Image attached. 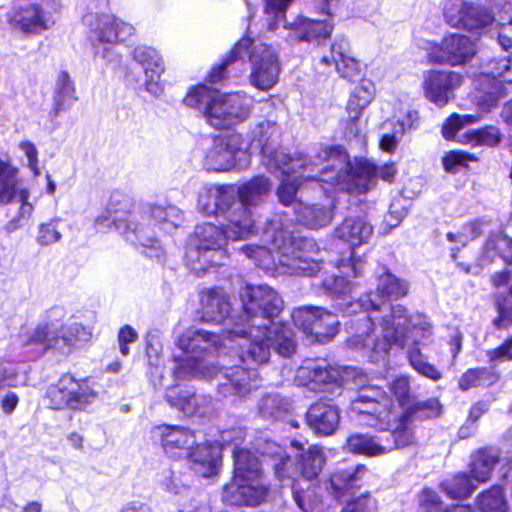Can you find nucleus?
I'll return each mask as SVG.
<instances>
[{"mask_svg":"<svg viewBox=\"0 0 512 512\" xmlns=\"http://www.w3.org/2000/svg\"><path fill=\"white\" fill-rule=\"evenodd\" d=\"M16 198L20 202V206L16 216L5 225V230L8 233L28 224L34 206L29 202L30 191L26 188H18V169L0 160V205H7Z\"/></svg>","mask_w":512,"mask_h":512,"instance_id":"16","label":"nucleus"},{"mask_svg":"<svg viewBox=\"0 0 512 512\" xmlns=\"http://www.w3.org/2000/svg\"><path fill=\"white\" fill-rule=\"evenodd\" d=\"M165 453L175 459L185 458L193 446L196 438L190 429L178 425H164L156 428Z\"/></svg>","mask_w":512,"mask_h":512,"instance_id":"24","label":"nucleus"},{"mask_svg":"<svg viewBox=\"0 0 512 512\" xmlns=\"http://www.w3.org/2000/svg\"><path fill=\"white\" fill-rule=\"evenodd\" d=\"M500 141V135L497 128L489 126L482 129L468 130L459 136L458 142L469 144L471 146L486 145L494 146Z\"/></svg>","mask_w":512,"mask_h":512,"instance_id":"46","label":"nucleus"},{"mask_svg":"<svg viewBox=\"0 0 512 512\" xmlns=\"http://www.w3.org/2000/svg\"><path fill=\"white\" fill-rule=\"evenodd\" d=\"M47 396L53 409L69 408L80 411L94 403L99 392L96 384L87 378L76 379L71 375H64L56 385L48 389Z\"/></svg>","mask_w":512,"mask_h":512,"instance_id":"14","label":"nucleus"},{"mask_svg":"<svg viewBox=\"0 0 512 512\" xmlns=\"http://www.w3.org/2000/svg\"><path fill=\"white\" fill-rule=\"evenodd\" d=\"M221 438L225 445H235L233 477L223 489V501L231 505H258L268 491L259 458L250 450L237 448L238 442L244 438L242 429L225 431Z\"/></svg>","mask_w":512,"mask_h":512,"instance_id":"6","label":"nucleus"},{"mask_svg":"<svg viewBox=\"0 0 512 512\" xmlns=\"http://www.w3.org/2000/svg\"><path fill=\"white\" fill-rule=\"evenodd\" d=\"M366 468L358 465L354 469L337 471L330 477L327 490L337 500L353 496L361 487L362 475Z\"/></svg>","mask_w":512,"mask_h":512,"instance_id":"30","label":"nucleus"},{"mask_svg":"<svg viewBox=\"0 0 512 512\" xmlns=\"http://www.w3.org/2000/svg\"><path fill=\"white\" fill-rule=\"evenodd\" d=\"M494 21V15L485 7L468 2L463 27L468 30H480Z\"/></svg>","mask_w":512,"mask_h":512,"instance_id":"47","label":"nucleus"},{"mask_svg":"<svg viewBox=\"0 0 512 512\" xmlns=\"http://www.w3.org/2000/svg\"><path fill=\"white\" fill-rule=\"evenodd\" d=\"M498 459V453L492 448L477 451L472 456L470 464V473L473 480L477 484L488 481Z\"/></svg>","mask_w":512,"mask_h":512,"instance_id":"39","label":"nucleus"},{"mask_svg":"<svg viewBox=\"0 0 512 512\" xmlns=\"http://www.w3.org/2000/svg\"><path fill=\"white\" fill-rule=\"evenodd\" d=\"M256 450L263 457L268 456L274 461L275 475L283 485L293 483L295 475L289 472L291 460L281 446L274 441L265 440L257 443Z\"/></svg>","mask_w":512,"mask_h":512,"instance_id":"34","label":"nucleus"},{"mask_svg":"<svg viewBox=\"0 0 512 512\" xmlns=\"http://www.w3.org/2000/svg\"><path fill=\"white\" fill-rule=\"evenodd\" d=\"M65 316L66 311L63 307L51 308L47 312L45 323L38 325L28 333L21 334L23 345L36 346L41 352L57 347L59 345V328Z\"/></svg>","mask_w":512,"mask_h":512,"instance_id":"21","label":"nucleus"},{"mask_svg":"<svg viewBox=\"0 0 512 512\" xmlns=\"http://www.w3.org/2000/svg\"><path fill=\"white\" fill-rule=\"evenodd\" d=\"M189 460L190 468L201 477H210L217 474L221 452L216 445L199 444L194 445L185 457Z\"/></svg>","mask_w":512,"mask_h":512,"instance_id":"28","label":"nucleus"},{"mask_svg":"<svg viewBox=\"0 0 512 512\" xmlns=\"http://www.w3.org/2000/svg\"><path fill=\"white\" fill-rule=\"evenodd\" d=\"M478 120L479 116L476 115H459L454 113L443 123L442 135L447 140L455 139L458 131L467 125L477 122Z\"/></svg>","mask_w":512,"mask_h":512,"instance_id":"51","label":"nucleus"},{"mask_svg":"<svg viewBox=\"0 0 512 512\" xmlns=\"http://www.w3.org/2000/svg\"><path fill=\"white\" fill-rule=\"evenodd\" d=\"M138 339V334L136 330L130 325H124L118 333V343L119 349L123 356H127L129 354L128 345L134 343Z\"/></svg>","mask_w":512,"mask_h":512,"instance_id":"61","label":"nucleus"},{"mask_svg":"<svg viewBox=\"0 0 512 512\" xmlns=\"http://www.w3.org/2000/svg\"><path fill=\"white\" fill-rule=\"evenodd\" d=\"M183 102L196 108L216 128H230L244 122L251 113V101L240 93H220L207 85L192 87Z\"/></svg>","mask_w":512,"mask_h":512,"instance_id":"7","label":"nucleus"},{"mask_svg":"<svg viewBox=\"0 0 512 512\" xmlns=\"http://www.w3.org/2000/svg\"><path fill=\"white\" fill-rule=\"evenodd\" d=\"M60 218H52L48 222L38 226L36 241L41 246H48L61 240L62 234L59 230Z\"/></svg>","mask_w":512,"mask_h":512,"instance_id":"52","label":"nucleus"},{"mask_svg":"<svg viewBox=\"0 0 512 512\" xmlns=\"http://www.w3.org/2000/svg\"><path fill=\"white\" fill-rule=\"evenodd\" d=\"M306 420L315 433L328 436L338 428L340 412L338 407L333 404L317 402L310 406L306 414Z\"/></svg>","mask_w":512,"mask_h":512,"instance_id":"27","label":"nucleus"},{"mask_svg":"<svg viewBox=\"0 0 512 512\" xmlns=\"http://www.w3.org/2000/svg\"><path fill=\"white\" fill-rule=\"evenodd\" d=\"M288 408V401L277 394L264 396L259 403V413L265 419H277Z\"/></svg>","mask_w":512,"mask_h":512,"instance_id":"48","label":"nucleus"},{"mask_svg":"<svg viewBox=\"0 0 512 512\" xmlns=\"http://www.w3.org/2000/svg\"><path fill=\"white\" fill-rule=\"evenodd\" d=\"M21 151L25 154L28 160V167L35 176L40 174L38 166V150L36 146L30 141H23L19 144Z\"/></svg>","mask_w":512,"mask_h":512,"instance_id":"63","label":"nucleus"},{"mask_svg":"<svg viewBox=\"0 0 512 512\" xmlns=\"http://www.w3.org/2000/svg\"><path fill=\"white\" fill-rule=\"evenodd\" d=\"M462 81V75L455 71H428L424 75V95L430 102L442 108L454 99V91L461 86Z\"/></svg>","mask_w":512,"mask_h":512,"instance_id":"19","label":"nucleus"},{"mask_svg":"<svg viewBox=\"0 0 512 512\" xmlns=\"http://www.w3.org/2000/svg\"><path fill=\"white\" fill-rule=\"evenodd\" d=\"M423 501L425 502L426 512H474L470 506L466 505H456L451 508H446L438 499L437 495L431 491L424 492Z\"/></svg>","mask_w":512,"mask_h":512,"instance_id":"56","label":"nucleus"},{"mask_svg":"<svg viewBox=\"0 0 512 512\" xmlns=\"http://www.w3.org/2000/svg\"><path fill=\"white\" fill-rule=\"evenodd\" d=\"M477 158L465 151H450L443 157V165L446 171L454 172L456 166L464 165L467 162L475 161Z\"/></svg>","mask_w":512,"mask_h":512,"instance_id":"60","label":"nucleus"},{"mask_svg":"<svg viewBox=\"0 0 512 512\" xmlns=\"http://www.w3.org/2000/svg\"><path fill=\"white\" fill-rule=\"evenodd\" d=\"M82 23L93 43L117 44L135 33L131 23L109 13L88 12L82 17Z\"/></svg>","mask_w":512,"mask_h":512,"instance_id":"17","label":"nucleus"},{"mask_svg":"<svg viewBox=\"0 0 512 512\" xmlns=\"http://www.w3.org/2000/svg\"><path fill=\"white\" fill-rule=\"evenodd\" d=\"M320 148L317 155L313 157L306 156L305 167H295L287 172L281 170L271 171L272 173H280L281 183L277 189V196L279 201L288 206L295 200L296 192L302 181L315 180L317 182H325L335 186L334 179L335 173L331 168L332 161H328L327 157L323 154Z\"/></svg>","mask_w":512,"mask_h":512,"instance_id":"13","label":"nucleus"},{"mask_svg":"<svg viewBox=\"0 0 512 512\" xmlns=\"http://www.w3.org/2000/svg\"><path fill=\"white\" fill-rule=\"evenodd\" d=\"M166 400L171 407L186 416L203 415L205 406L208 404L206 397L196 395L190 389H170L166 394Z\"/></svg>","mask_w":512,"mask_h":512,"instance_id":"33","label":"nucleus"},{"mask_svg":"<svg viewBox=\"0 0 512 512\" xmlns=\"http://www.w3.org/2000/svg\"><path fill=\"white\" fill-rule=\"evenodd\" d=\"M77 100L74 82L66 71H61L55 82L50 114L54 117L58 116L62 111L68 110Z\"/></svg>","mask_w":512,"mask_h":512,"instance_id":"36","label":"nucleus"},{"mask_svg":"<svg viewBox=\"0 0 512 512\" xmlns=\"http://www.w3.org/2000/svg\"><path fill=\"white\" fill-rule=\"evenodd\" d=\"M347 448L353 453L366 456H379L392 451V447L382 444L379 438L364 434L351 435L347 439Z\"/></svg>","mask_w":512,"mask_h":512,"instance_id":"40","label":"nucleus"},{"mask_svg":"<svg viewBox=\"0 0 512 512\" xmlns=\"http://www.w3.org/2000/svg\"><path fill=\"white\" fill-rule=\"evenodd\" d=\"M324 463L325 456L322 449L315 445L310 446L300 455L295 474H299L307 481H312L319 476Z\"/></svg>","mask_w":512,"mask_h":512,"instance_id":"38","label":"nucleus"},{"mask_svg":"<svg viewBox=\"0 0 512 512\" xmlns=\"http://www.w3.org/2000/svg\"><path fill=\"white\" fill-rule=\"evenodd\" d=\"M235 189L230 186H212L200 194L199 210L208 216L227 211V216L233 207Z\"/></svg>","mask_w":512,"mask_h":512,"instance_id":"29","label":"nucleus"},{"mask_svg":"<svg viewBox=\"0 0 512 512\" xmlns=\"http://www.w3.org/2000/svg\"><path fill=\"white\" fill-rule=\"evenodd\" d=\"M406 131L405 124L403 122H397L394 126V132L392 134H384L380 140V148L384 151H393L398 143V135L404 134Z\"/></svg>","mask_w":512,"mask_h":512,"instance_id":"62","label":"nucleus"},{"mask_svg":"<svg viewBox=\"0 0 512 512\" xmlns=\"http://www.w3.org/2000/svg\"><path fill=\"white\" fill-rule=\"evenodd\" d=\"M406 409H413V416L417 418H433L441 414L442 406L438 399L432 398L423 402H415Z\"/></svg>","mask_w":512,"mask_h":512,"instance_id":"57","label":"nucleus"},{"mask_svg":"<svg viewBox=\"0 0 512 512\" xmlns=\"http://www.w3.org/2000/svg\"><path fill=\"white\" fill-rule=\"evenodd\" d=\"M321 63L326 65L333 63L338 74L348 81H356L361 76L360 64L352 56L349 42L344 37L335 39L331 46L330 56H323Z\"/></svg>","mask_w":512,"mask_h":512,"instance_id":"25","label":"nucleus"},{"mask_svg":"<svg viewBox=\"0 0 512 512\" xmlns=\"http://www.w3.org/2000/svg\"><path fill=\"white\" fill-rule=\"evenodd\" d=\"M267 242L274 251L265 246L247 245L242 248L245 255L259 267L270 270L278 265L291 275L313 276L321 269L317 243L310 238L295 235L281 219H273L264 231Z\"/></svg>","mask_w":512,"mask_h":512,"instance_id":"3","label":"nucleus"},{"mask_svg":"<svg viewBox=\"0 0 512 512\" xmlns=\"http://www.w3.org/2000/svg\"><path fill=\"white\" fill-rule=\"evenodd\" d=\"M328 161H332L335 187L348 193L362 194L367 192L376 178L392 181L396 169L393 164L376 166L368 160L351 162L341 147H325L322 150Z\"/></svg>","mask_w":512,"mask_h":512,"instance_id":"8","label":"nucleus"},{"mask_svg":"<svg viewBox=\"0 0 512 512\" xmlns=\"http://www.w3.org/2000/svg\"><path fill=\"white\" fill-rule=\"evenodd\" d=\"M249 146L240 133H230L215 137L205 156V163L209 169L224 171L237 167L243 169L248 166Z\"/></svg>","mask_w":512,"mask_h":512,"instance_id":"15","label":"nucleus"},{"mask_svg":"<svg viewBox=\"0 0 512 512\" xmlns=\"http://www.w3.org/2000/svg\"><path fill=\"white\" fill-rule=\"evenodd\" d=\"M271 191V182L265 176H256L242 184L235 190L239 200L233 197V207L229 212V236L233 238H247L253 231L255 220L251 211L264 201Z\"/></svg>","mask_w":512,"mask_h":512,"instance_id":"10","label":"nucleus"},{"mask_svg":"<svg viewBox=\"0 0 512 512\" xmlns=\"http://www.w3.org/2000/svg\"><path fill=\"white\" fill-rule=\"evenodd\" d=\"M167 489L178 496L177 512H198L200 509V501L197 499L195 492L188 486L181 485L178 479H172Z\"/></svg>","mask_w":512,"mask_h":512,"instance_id":"45","label":"nucleus"},{"mask_svg":"<svg viewBox=\"0 0 512 512\" xmlns=\"http://www.w3.org/2000/svg\"><path fill=\"white\" fill-rule=\"evenodd\" d=\"M468 2L448 0L443 8L446 22L452 27H463Z\"/></svg>","mask_w":512,"mask_h":512,"instance_id":"53","label":"nucleus"},{"mask_svg":"<svg viewBox=\"0 0 512 512\" xmlns=\"http://www.w3.org/2000/svg\"><path fill=\"white\" fill-rule=\"evenodd\" d=\"M491 69L489 75L484 76V80L491 84V90L487 91L485 103L482 104L484 111H489L496 106L501 97V87L503 83L512 84V57L493 60L490 63Z\"/></svg>","mask_w":512,"mask_h":512,"instance_id":"26","label":"nucleus"},{"mask_svg":"<svg viewBox=\"0 0 512 512\" xmlns=\"http://www.w3.org/2000/svg\"><path fill=\"white\" fill-rule=\"evenodd\" d=\"M390 390L399 406L402 408V411L415 403L410 394V383L407 377L401 376L393 380L390 385Z\"/></svg>","mask_w":512,"mask_h":512,"instance_id":"54","label":"nucleus"},{"mask_svg":"<svg viewBox=\"0 0 512 512\" xmlns=\"http://www.w3.org/2000/svg\"><path fill=\"white\" fill-rule=\"evenodd\" d=\"M294 209L299 222L310 229L327 226L333 218L332 203L306 205L302 202H296Z\"/></svg>","mask_w":512,"mask_h":512,"instance_id":"35","label":"nucleus"},{"mask_svg":"<svg viewBox=\"0 0 512 512\" xmlns=\"http://www.w3.org/2000/svg\"><path fill=\"white\" fill-rule=\"evenodd\" d=\"M490 362H504L512 360V337L507 339L498 348L487 352Z\"/></svg>","mask_w":512,"mask_h":512,"instance_id":"64","label":"nucleus"},{"mask_svg":"<svg viewBox=\"0 0 512 512\" xmlns=\"http://www.w3.org/2000/svg\"><path fill=\"white\" fill-rule=\"evenodd\" d=\"M490 376L486 368H475L466 371L459 380V387L466 391L472 387L479 386Z\"/></svg>","mask_w":512,"mask_h":512,"instance_id":"59","label":"nucleus"},{"mask_svg":"<svg viewBox=\"0 0 512 512\" xmlns=\"http://www.w3.org/2000/svg\"><path fill=\"white\" fill-rule=\"evenodd\" d=\"M324 289L333 297H343L348 295L353 284L342 276H330L323 282Z\"/></svg>","mask_w":512,"mask_h":512,"instance_id":"58","label":"nucleus"},{"mask_svg":"<svg viewBox=\"0 0 512 512\" xmlns=\"http://www.w3.org/2000/svg\"><path fill=\"white\" fill-rule=\"evenodd\" d=\"M339 329L338 317L326 309L320 308L315 324L312 326V334L320 342H326L335 337Z\"/></svg>","mask_w":512,"mask_h":512,"instance_id":"42","label":"nucleus"},{"mask_svg":"<svg viewBox=\"0 0 512 512\" xmlns=\"http://www.w3.org/2000/svg\"><path fill=\"white\" fill-rule=\"evenodd\" d=\"M377 509V500L370 493H364L357 498L350 499L341 512H377Z\"/></svg>","mask_w":512,"mask_h":512,"instance_id":"55","label":"nucleus"},{"mask_svg":"<svg viewBox=\"0 0 512 512\" xmlns=\"http://www.w3.org/2000/svg\"><path fill=\"white\" fill-rule=\"evenodd\" d=\"M374 97V87L369 81H363L357 86L350 95L347 103V111L351 120L359 118L363 109H365Z\"/></svg>","mask_w":512,"mask_h":512,"instance_id":"41","label":"nucleus"},{"mask_svg":"<svg viewBox=\"0 0 512 512\" xmlns=\"http://www.w3.org/2000/svg\"><path fill=\"white\" fill-rule=\"evenodd\" d=\"M91 337V330L79 323H72L66 328H63L61 325L59 328V341H63L66 346H73L77 343L87 342Z\"/></svg>","mask_w":512,"mask_h":512,"instance_id":"49","label":"nucleus"},{"mask_svg":"<svg viewBox=\"0 0 512 512\" xmlns=\"http://www.w3.org/2000/svg\"><path fill=\"white\" fill-rule=\"evenodd\" d=\"M227 221H229L228 218ZM229 230V222L225 230L212 223H204L196 227L194 244L186 251V261L191 271L199 275L212 266L222 264L225 256L223 247L226 241L241 239L230 237Z\"/></svg>","mask_w":512,"mask_h":512,"instance_id":"9","label":"nucleus"},{"mask_svg":"<svg viewBox=\"0 0 512 512\" xmlns=\"http://www.w3.org/2000/svg\"><path fill=\"white\" fill-rule=\"evenodd\" d=\"M280 128L276 122L262 120L251 131L252 142H256L261 149V162L269 170L287 172L295 167L306 166V155L296 153L291 156L278 147Z\"/></svg>","mask_w":512,"mask_h":512,"instance_id":"12","label":"nucleus"},{"mask_svg":"<svg viewBox=\"0 0 512 512\" xmlns=\"http://www.w3.org/2000/svg\"><path fill=\"white\" fill-rule=\"evenodd\" d=\"M203 318L220 323L229 315L231 305L227 295L220 290H211L202 298Z\"/></svg>","mask_w":512,"mask_h":512,"instance_id":"37","label":"nucleus"},{"mask_svg":"<svg viewBox=\"0 0 512 512\" xmlns=\"http://www.w3.org/2000/svg\"><path fill=\"white\" fill-rule=\"evenodd\" d=\"M477 504L481 512H508L509 506L501 486H493L478 496Z\"/></svg>","mask_w":512,"mask_h":512,"instance_id":"43","label":"nucleus"},{"mask_svg":"<svg viewBox=\"0 0 512 512\" xmlns=\"http://www.w3.org/2000/svg\"><path fill=\"white\" fill-rule=\"evenodd\" d=\"M240 298L242 313L234 321L232 329L221 335L195 328L182 333L177 346L186 356L176 359L173 368L175 379L216 378L219 380V393L223 396H245L258 387L256 369L226 367L224 359L221 368H218L208 360L209 355L233 343L241 349V360L255 365L268 362L272 347L285 357L294 353L296 345L293 331L275 321L283 309V300L279 294L267 285H246L240 291Z\"/></svg>","mask_w":512,"mask_h":512,"instance_id":"1","label":"nucleus"},{"mask_svg":"<svg viewBox=\"0 0 512 512\" xmlns=\"http://www.w3.org/2000/svg\"><path fill=\"white\" fill-rule=\"evenodd\" d=\"M413 409H404L399 414L385 391L377 385L360 387L351 397L349 416L359 425L380 431H391L393 443L387 447L404 448L416 441Z\"/></svg>","mask_w":512,"mask_h":512,"instance_id":"4","label":"nucleus"},{"mask_svg":"<svg viewBox=\"0 0 512 512\" xmlns=\"http://www.w3.org/2000/svg\"><path fill=\"white\" fill-rule=\"evenodd\" d=\"M343 373L339 367L331 366L326 360H307L297 370L296 382L311 391H320L327 384H340Z\"/></svg>","mask_w":512,"mask_h":512,"instance_id":"20","label":"nucleus"},{"mask_svg":"<svg viewBox=\"0 0 512 512\" xmlns=\"http://www.w3.org/2000/svg\"><path fill=\"white\" fill-rule=\"evenodd\" d=\"M132 57L143 68L146 91L154 96H160L164 90L161 76L165 71V65L159 51L150 46L140 45L134 48Z\"/></svg>","mask_w":512,"mask_h":512,"instance_id":"22","label":"nucleus"},{"mask_svg":"<svg viewBox=\"0 0 512 512\" xmlns=\"http://www.w3.org/2000/svg\"><path fill=\"white\" fill-rule=\"evenodd\" d=\"M231 56L233 59L248 56L251 66L249 80L255 88L268 91L278 82L280 63L271 46L250 38H242L234 45Z\"/></svg>","mask_w":512,"mask_h":512,"instance_id":"11","label":"nucleus"},{"mask_svg":"<svg viewBox=\"0 0 512 512\" xmlns=\"http://www.w3.org/2000/svg\"><path fill=\"white\" fill-rule=\"evenodd\" d=\"M426 49L430 61L452 66L468 62L476 53L475 43L459 33L446 35L440 44L429 42Z\"/></svg>","mask_w":512,"mask_h":512,"instance_id":"18","label":"nucleus"},{"mask_svg":"<svg viewBox=\"0 0 512 512\" xmlns=\"http://www.w3.org/2000/svg\"><path fill=\"white\" fill-rule=\"evenodd\" d=\"M284 27L290 31V37L298 41H312L329 37L333 26L326 20H314L298 16L292 22H285Z\"/></svg>","mask_w":512,"mask_h":512,"instance_id":"31","label":"nucleus"},{"mask_svg":"<svg viewBox=\"0 0 512 512\" xmlns=\"http://www.w3.org/2000/svg\"><path fill=\"white\" fill-rule=\"evenodd\" d=\"M478 484L466 473H458L452 479L444 481L441 486L443 491L453 499L468 497Z\"/></svg>","mask_w":512,"mask_h":512,"instance_id":"44","label":"nucleus"},{"mask_svg":"<svg viewBox=\"0 0 512 512\" xmlns=\"http://www.w3.org/2000/svg\"><path fill=\"white\" fill-rule=\"evenodd\" d=\"M372 234V226L362 217H347L335 229V236L352 248L367 243Z\"/></svg>","mask_w":512,"mask_h":512,"instance_id":"32","label":"nucleus"},{"mask_svg":"<svg viewBox=\"0 0 512 512\" xmlns=\"http://www.w3.org/2000/svg\"><path fill=\"white\" fill-rule=\"evenodd\" d=\"M408 293V285L389 272L379 276L375 293L368 295L365 302L350 303V307H362L364 311L350 320L352 336L349 344L354 348L369 349L371 361L384 358L392 346H408V359L411 366L421 375L437 381L441 372L427 362L417 346L432 335L431 324L422 315L409 317L401 305L390 306L382 316L386 301L398 299Z\"/></svg>","mask_w":512,"mask_h":512,"instance_id":"2","label":"nucleus"},{"mask_svg":"<svg viewBox=\"0 0 512 512\" xmlns=\"http://www.w3.org/2000/svg\"><path fill=\"white\" fill-rule=\"evenodd\" d=\"M321 307L303 306L295 308L291 313V318L298 328L306 334H312V326L315 324L318 316V310Z\"/></svg>","mask_w":512,"mask_h":512,"instance_id":"50","label":"nucleus"},{"mask_svg":"<svg viewBox=\"0 0 512 512\" xmlns=\"http://www.w3.org/2000/svg\"><path fill=\"white\" fill-rule=\"evenodd\" d=\"M10 24L24 33L37 34L49 29L54 20L36 3H19L9 13Z\"/></svg>","mask_w":512,"mask_h":512,"instance_id":"23","label":"nucleus"},{"mask_svg":"<svg viewBox=\"0 0 512 512\" xmlns=\"http://www.w3.org/2000/svg\"><path fill=\"white\" fill-rule=\"evenodd\" d=\"M130 203L125 200L121 208L111 206L105 213L97 217L96 226L103 231L105 228L115 226L128 241H138L142 246H147L152 241L150 226L159 225L166 232L176 228L181 221L180 210L170 204H146L138 213L128 210Z\"/></svg>","mask_w":512,"mask_h":512,"instance_id":"5","label":"nucleus"}]
</instances>
